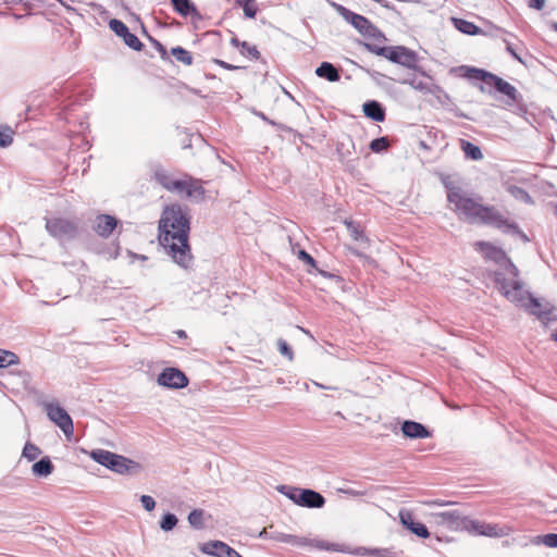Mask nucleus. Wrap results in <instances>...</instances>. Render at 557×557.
Returning <instances> with one entry per match:
<instances>
[{"instance_id":"nucleus-1","label":"nucleus","mask_w":557,"mask_h":557,"mask_svg":"<svg viewBox=\"0 0 557 557\" xmlns=\"http://www.w3.org/2000/svg\"><path fill=\"white\" fill-rule=\"evenodd\" d=\"M160 243L182 268L187 269L193 261L189 236V216L181 205L166 207L159 222Z\"/></svg>"},{"instance_id":"nucleus-2","label":"nucleus","mask_w":557,"mask_h":557,"mask_svg":"<svg viewBox=\"0 0 557 557\" xmlns=\"http://www.w3.org/2000/svg\"><path fill=\"white\" fill-rule=\"evenodd\" d=\"M447 200L455 206V212L470 223H484L504 230L517 228L513 223L504 219L495 208L476 202L468 197L460 187H448Z\"/></svg>"},{"instance_id":"nucleus-3","label":"nucleus","mask_w":557,"mask_h":557,"mask_svg":"<svg viewBox=\"0 0 557 557\" xmlns=\"http://www.w3.org/2000/svg\"><path fill=\"white\" fill-rule=\"evenodd\" d=\"M458 71L460 72L461 76L470 81H480L493 86L496 91L507 97V100L505 101L507 107L519 103L522 99L521 94L515 86L491 72L467 65L459 66Z\"/></svg>"},{"instance_id":"nucleus-4","label":"nucleus","mask_w":557,"mask_h":557,"mask_svg":"<svg viewBox=\"0 0 557 557\" xmlns=\"http://www.w3.org/2000/svg\"><path fill=\"white\" fill-rule=\"evenodd\" d=\"M377 52L381 57H384L394 63L400 64L408 69L417 67V53L406 47H384V49H380Z\"/></svg>"},{"instance_id":"nucleus-5","label":"nucleus","mask_w":557,"mask_h":557,"mask_svg":"<svg viewBox=\"0 0 557 557\" xmlns=\"http://www.w3.org/2000/svg\"><path fill=\"white\" fill-rule=\"evenodd\" d=\"M432 518L437 525L444 527L450 531L470 529L471 520L461 515L458 510H449L432 513Z\"/></svg>"},{"instance_id":"nucleus-6","label":"nucleus","mask_w":557,"mask_h":557,"mask_svg":"<svg viewBox=\"0 0 557 557\" xmlns=\"http://www.w3.org/2000/svg\"><path fill=\"white\" fill-rule=\"evenodd\" d=\"M46 228L51 236L59 240L72 239L77 234L76 223L62 218L47 219Z\"/></svg>"},{"instance_id":"nucleus-7","label":"nucleus","mask_w":557,"mask_h":557,"mask_svg":"<svg viewBox=\"0 0 557 557\" xmlns=\"http://www.w3.org/2000/svg\"><path fill=\"white\" fill-rule=\"evenodd\" d=\"M48 418L55 423L62 432L69 437L74 432L73 421L70 414L59 404L45 403Z\"/></svg>"},{"instance_id":"nucleus-8","label":"nucleus","mask_w":557,"mask_h":557,"mask_svg":"<svg viewBox=\"0 0 557 557\" xmlns=\"http://www.w3.org/2000/svg\"><path fill=\"white\" fill-rule=\"evenodd\" d=\"M336 12L348 23H350L360 34L364 36H372L375 27L371 24V22L360 15L357 14L342 4L333 3Z\"/></svg>"},{"instance_id":"nucleus-9","label":"nucleus","mask_w":557,"mask_h":557,"mask_svg":"<svg viewBox=\"0 0 557 557\" xmlns=\"http://www.w3.org/2000/svg\"><path fill=\"white\" fill-rule=\"evenodd\" d=\"M474 246L478 251L482 252V255L485 259L493 260L496 263L508 262L509 263L508 268H509L510 274L513 277L518 276L517 267L515 264H512L507 259V256L503 249H500L490 243H485V242H478V243H475Z\"/></svg>"},{"instance_id":"nucleus-10","label":"nucleus","mask_w":557,"mask_h":557,"mask_svg":"<svg viewBox=\"0 0 557 557\" xmlns=\"http://www.w3.org/2000/svg\"><path fill=\"white\" fill-rule=\"evenodd\" d=\"M160 386L180 389L188 385V379L185 373L177 368H165L157 377Z\"/></svg>"},{"instance_id":"nucleus-11","label":"nucleus","mask_w":557,"mask_h":557,"mask_svg":"<svg viewBox=\"0 0 557 557\" xmlns=\"http://www.w3.org/2000/svg\"><path fill=\"white\" fill-rule=\"evenodd\" d=\"M497 282L500 284V289L503 290L507 299H509L512 302H517L521 307L522 304H525L529 293L522 288L520 282L513 280L499 281V278H497Z\"/></svg>"},{"instance_id":"nucleus-12","label":"nucleus","mask_w":557,"mask_h":557,"mask_svg":"<svg viewBox=\"0 0 557 557\" xmlns=\"http://www.w3.org/2000/svg\"><path fill=\"white\" fill-rule=\"evenodd\" d=\"M201 550L215 557H243L234 548L221 541H210L202 546Z\"/></svg>"},{"instance_id":"nucleus-13","label":"nucleus","mask_w":557,"mask_h":557,"mask_svg":"<svg viewBox=\"0 0 557 557\" xmlns=\"http://www.w3.org/2000/svg\"><path fill=\"white\" fill-rule=\"evenodd\" d=\"M156 181L166 190L183 194V180H176L171 173L164 169H157L154 171Z\"/></svg>"},{"instance_id":"nucleus-14","label":"nucleus","mask_w":557,"mask_h":557,"mask_svg":"<svg viewBox=\"0 0 557 557\" xmlns=\"http://www.w3.org/2000/svg\"><path fill=\"white\" fill-rule=\"evenodd\" d=\"M298 500L299 506L307 508H322L325 504V498L320 493L310 488H301Z\"/></svg>"},{"instance_id":"nucleus-15","label":"nucleus","mask_w":557,"mask_h":557,"mask_svg":"<svg viewBox=\"0 0 557 557\" xmlns=\"http://www.w3.org/2000/svg\"><path fill=\"white\" fill-rule=\"evenodd\" d=\"M116 225L117 220L114 216L109 214H99L95 220L94 228L99 236L107 238L112 234Z\"/></svg>"},{"instance_id":"nucleus-16","label":"nucleus","mask_w":557,"mask_h":557,"mask_svg":"<svg viewBox=\"0 0 557 557\" xmlns=\"http://www.w3.org/2000/svg\"><path fill=\"white\" fill-rule=\"evenodd\" d=\"M470 529H472L480 535H485L490 537H502L504 535H507V531L505 530V528L499 527L498 524L484 523L471 520Z\"/></svg>"},{"instance_id":"nucleus-17","label":"nucleus","mask_w":557,"mask_h":557,"mask_svg":"<svg viewBox=\"0 0 557 557\" xmlns=\"http://www.w3.org/2000/svg\"><path fill=\"white\" fill-rule=\"evenodd\" d=\"M401 432L409 438H426L431 432L422 424L412 420H405L401 424Z\"/></svg>"},{"instance_id":"nucleus-18","label":"nucleus","mask_w":557,"mask_h":557,"mask_svg":"<svg viewBox=\"0 0 557 557\" xmlns=\"http://www.w3.org/2000/svg\"><path fill=\"white\" fill-rule=\"evenodd\" d=\"M400 521L404 527H406L408 530H410L413 534L421 539H426L430 535V532L428 528L421 523L414 521L412 515L408 511H400L399 512Z\"/></svg>"},{"instance_id":"nucleus-19","label":"nucleus","mask_w":557,"mask_h":557,"mask_svg":"<svg viewBox=\"0 0 557 557\" xmlns=\"http://www.w3.org/2000/svg\"><path fill=\"white\" fill-rule=\"evenodd\" d=\"M296 540L297 542H294L293 545L295 546H313L318 549H323V550H332V552H342V553H345L346 549L339 545V544H335V543H329L326 541H323V540H310V539H307V537H299V536H296Z\"/></svg>"},{"instance_id":"nucleus-20","label":"nucleus","mask_w":557,"mask_h":557,"mask_svg":"<svg viewBox=\"0 0 557 557\" xmlns=\"http://www.w3.org/2000/svg\"><path fill=\"white\" fill-rule=\"evenodd\" d=\"M141 470L138 462L131 460L122 455H119L117 460L111 471L117 474H136Z\"/></svg>"},{"instance_id":"nucleus-21","label":"nucleus","mask_w":557,"mask_h":557,"mask_svg":"<svg viewBox=\"0 0 557 557\" xmlns=\"http://www.w3.org/2000/svg\"><path fill=\"white\" fill-rule=\"evenodd\" d=\"M90 458L97 463L112 470L119 455L106 449H94L89 454Z\"/></svg>"},{"instance_id":"nucleus-22","label":"nucleus","mask_w":557,"mask_h":557,"mask_svg":"<svg viewBox=\"0 0 557 557\" xmlns=\"http://www.w3.org/2000/svg\"><path fill=\"white\" fill-rule=\"evenodd\" d=\"M363 113L367 117L375 122H382L385 119V111L383 107L375 100L367 101L363 104Z\"/></svg>"},{"instance_id":"nucleus-23","label":"nucleus","mask_w":557,"mask_h":557,"mask_svg":"<svg viewBox=\"0 0 557 557\" xmlns=\"http://www.w3.org/2000/svg\"><path fill=\"white\" fill-rule=\"evenodd\" d=\"M183 193H185L188 198H194L196 200L203 199L205 189L197 180H183Z\"/></svg>"},{"instance_id":"nucleus-24","label":"nucleus","mask_w":557,"mask_h":557,"mask_svg":"<svg viewBox=\"0 0 557 557\" xmlns=\"http://www.w3.org/2000/svg\"><path fill=\"white\" fill-rule=\"evenodd\" d=\"M317 76L325 78L329 82H337L341 78L338 70L330 62H322L315 69Z\"/></svg>"},{"instance_id":"nucleus-25","label":"nucleus","mask_w":557,"mask_h":557,"mask_svg":"<svg viewBox=\"0 0 557 557\" xmlns=\"http://www.w3.org/2000/svg\"><path fill=\"white\" fill-rule=\"evenodd\" d=\"M53 465L49 457H44L32 467V471L35 475L40 478H47L53 471Z\"/></svg>"},{"instance_id":"nucleus-26","label":"nucleus","mask_w":557,"mask_h":557,"mask_svg":"<svg viewBox=\"0 0 557 557\" xmlns=\"http://www.w3.org/2000/svg\"><path fill=\"white\" fill-rule=\"evenodd\" d=\"M522 307L527 308L531 314H534L540 319H543L547 314L542 310L540 301L531 294H528L527 301L525 304H522Z\"/></svg>"},{"instance_id":"nucleus-27","label":"nucleus","mask_w":557,"mask_h":557,"mask_svg":"<svg viewBox=\"0 0 557 557\" xmlns=\"http://www.w3.org/2000/svg\"><path fill=\"white\" fill-rule=\"evenodd\" d=\"M461 149H462L463 153L466 154V157L471 160L478 161L483 158V153H482L480 147H478L476 145H474L470 141L461 140Z\"/></svg>"},{"instance_id":"nucleus-28","label":"nucleus","mask_w":557,"mask_h":557,"mask_svg":"<svg viewBox=\"0 0 557 557\" xmlns=\"http://www.w3.org/2000/svg\"><path fill=\"white\" fill-rule=\"evenodd\" d=\"M174 10L182 16H187L196 11L194 4L189 0H171Z\"/></svg>"},{"instance_id":"nucleus-29","label":"nucleus","mask_w":557,"mask_h":557,"mask_svg":"<svg viewBox=\"0 0 557 557\" xmlns=\"http://www.w3.org/2000/svg\"><path fill=\"white\" fill-rule=\"evenodd\" d=\"M455 26L458 30L467 35H476L480 32V28L474 25L472 22L462 20V18H454Z\"/></svg>"},{"instance_id":"nucleus-30","label":"nucleus","mask_w":557,"mask_h":557,"mask_svg":"<svg viewBox=\"0 0 557 557\" xmlns=\"http://www.w3.org/2000/svg\"><path fill=\"white\" fill-rule=\"evenodd\" d=\"M171 54L181 63L191 65L194 58L189 51L182 47H174L171 49Z\"/></svg>"},{"instance_id":"nucleus-31","label":"nucleus","mask_w":557,"mask_h":557,"mask_svg":"<svg viewBox=\"0 0 557 557\" xmlns=\"http://www.w3.org/2000/svg\"><path fill=\"white\" fill-rule=\"evenodd\" d=\"M20 362L18 357L9 350L0 349V368H7Z\"/></svg>"},{"instance_id":"nucleus-32","label":"nucleus","mask_w":557,"mask_h":557,"mask_svg":"<svg viewBox=\"0 0 557 557\" xmlns=\"http://www.w3.org/2000/svg\"><path fill=\"white\" fill-rule=\"evenodd\" d=\"M187 519L193 528L198 530L203 528V511L201 509L191 510Z\"/></svg>"},{"instance_id":"nucleus-33","label":"nucleus","mask_w":557,"mask_h":557,"mask_svg":"<svg viewBox=\"0 0 557 557\" xmlns=\"http://www.w3.org/2000/svg\"><path fill=\"white\" fill-rule=\"evenodd\" d=\"M357 554L370 557H391V552L387 548H364L360 547L357 549Z\"/></svg>"},{"instance_id":"nucleus-34","label":"nucleus","mask_w":557,"mask_h":557,"mask_svg":"<svg viewBox=\"0 0 557 557\" xmlns=\"http://www.w3.org/2000/svg\"><path fill=\"white\" fill-rule=\"evenodd\" d=\"M398 82L400 84L409 85L413 89L419 90L421 92H425V94L431 92V88L428 83L422 82V81H417L414 77L413 78H405V79H401Z\"/></svg>"},{"instance_id":"nucleus-35","label":"nucleus","mask_w":557,"mask_h":557,"mask_svg":"<svg viewBox=\"0 0 557 557\" xmlns=\"http://www.w3.org/2000/svg\"><path fill=\"white\" fill-rule=\"evenodd\" d=\"M178 522V519L174 513L168 512L165 513L161 521H160V528L164 532L172 531Z\"/></svg>"},{"instance_id":"nucleus-36","label":"nucleus","mask_w":557,"mask_h":557,"mask_svg":"<svg viewBox=\"0 0 557 557\" xmlns=\"http://www.w3.org/2000/svg\"><path fill=\"white\" fill-rule=\"evenodd\" d=\"M278 492L284 494L288 499L293 500L295 504L298 505L299 500V493H301V488L287 486V485H281L277 487Z\"/></svg>"},{"instance_id":"nucleus-37","label":"nucleus","mask_w":557,"mask_h":557,"mask_svg":"<svg viewBox=\"0 0 557 557\" xmlns=\"http://www.w3.org/2000/svg\"><path fill=\"white\" fill-rule=\"evenodd\" d=\"M13 131L9 126L0 125V147H9L13 141Z\"/></svg>"},{"instance_id":"nucleus-38","label":"nucleus","mask_w":557,"mask_h":557,"mask_svg":"<svg viewBox=\"0 0 557 557\" xmlns=\"http://www.w3.org/2000/svg\"><path fill=\"white\" fill-rule=\"evenodd\" d=\"M109 26L119 37L124 38L129 32L128 27L120 20L113 18L109 22Z\"/></svg>"},{"instance_id":"nucleus-39","label":"nucleus","mask_w":557,"mask_h":557,"mask_svg":"<svg viewBox=\"0 0 557 557\" xmlns=\"http://www.w3.org/2000/svg\"><path fill=\"white\" fill-rule=\"evenodd\" d=\"M535 544H544L548 547H557V534L548 533L545 535L536 536L533 541Z\"/></svg>"},{"instance_id":"nucleus-40","label":"nucleus","mask_w":557,"mask_h":557,"mask_svg":"<svg viewBox=\"0 0 557 557\" xmlns=\"http://www.w3.org/2000/svg\"><path fill=\"white\" fill-rule=\"evenodd\" d=\"M509 193L518 200H521L525 203H532V198L531 196L528 194V191H525L523 188L521 187H518V186H510L509 187Z\"/></svg>"},{"instance_id":"nucleus-41","label":"nucleus","mask_w":557,"mask_h":557,"mask_svg":"<svg viewBox=\"0 0 557 557\" xmlns=\"http://www.w3.org/2000/svg\"><path fill=\"white\" fill-rule=\"evenodd\" d=\"M41 454V450L32 443H26L23 449V457L28 459L29 461L35 460L39 455Z\"/></svg>"},{"instance_id":"nucleus-42","label":"nucleus","mask_w":557,"mask_h":557,"mask_svg":"<svg viewBox=\"0 0 557 557\" xmlns=\"http://www.w3.org/2000/svg\"><path fill=\"white\" fill-rule=\"evenodd\" d=\"M123 39H124L125 45H127L129 48H132L136 51H140L144 47V45L137 38V36L132 34L131 32H128Z\"/></svg>"},{"instance_id":"nucleus-43","label":"nucleus","mask_w":557,"mask_h":557,"mask_svg":"<svg viewBox=\"0 0 557 557\" xmlns=\"http://www.w3.org/2000/svg\"><path fill=\"white\" fill-rule=\"evenodd\" d=\"M389 143L386 137L375 138L370 143V149L374 152H382L387 149Z\"/></svg>"},{"instance_id":"nucleus-44","label":"nucleus","mask_w":557,"mask_h":557,"mask_svg":"<svg viewBox=\"0 0 557 557\" xmlns=\"http://www.w3.org/2000/svg\"><path fill=\"white\" fill-rule=\"evenodd\" d=\"M276 345L281 355L287 357L289 360H293L294 354L289 345L286 343V341H284L283 338H278Z\"/></svg>"},{"instance_id":"nucleus-45","label":"nucleus","mask_w":557,"mask_h":557,"mask_svg":"<svg viewBox=\"0 0 557 557\" xmlns=\"http://www.w3.org/2000/svg\"><path fill=\"white\" fill-rule=\"evenodd\" d=\"M242 53H247L249 57L253 59H258L260 57V52L258 51L256 46H250L247 41H243L240 44Z\"/></svg>"},{"instance_id":"nucleus-46","label":"nucleus","mask_w":557,"mask_h":557,"mask_svg":"<svg viewBox=\"0 0 557 557\" xmlns=\"http://www.w3.org/2000/svg\"><path fill=\"white\" fill-rule=\"evenodd\" d=\"M244 14L249 18H253L257 14V8L253 4V0H246L243 4Z\"/></svg>"},{"instance_id":"nucleus-47","label":"nucleus","mask_w":557,"mask_h":557,"mask_svg":"<svg viewBox=\"0 0 557 557\" xmlns=\"http://www.w3.org/2000/svg\"><path fill=\"white\" fill-rule=\"evenodd\" d=\"M140 503L147 511H152L156 507L154 499L149 495H141Z\"/></svg>"},{"instance_id":"nucleus-48","label":"nucleus","mask_w":557,"mask_h":557,"mask_svg":"<svg viewBox=\"0 0 557 557\" xmlns=\"http://www.w3.org/2000/svg\"><path fill=\"white\" fill-rule=\"evenodd\" d=\"M338 492L354 497L363 496L366 494L364 491L354 490L350 487H341L338 488Z\"/></svg>"},{"instance_id":"nucleus-49","label":"nucleus","mask_w":557,"mask_h":557,"mask_svg":"<svg viewBox=\"0 0 557 557\" xmlns=\"http://www.w3.org/2000/svg\"><path fill=\"white\" fill-rule=\"evenodd\" d=\"M275 540L283 542V543L292 544V545L294 544V542H297L296 535L284 534V533H280L277 536H275Z\"/></svg>"},{"instance_id":"nucleus-50","label":"nucleus","mask_w":557,"mask_h":557,"mask_svg":"<svg viewBox=\"0 0 557 557\" xmlns=\"http://www.w3.org/2000/svg\"><path fill=\"white\" fill-rule=\"evenodd\" d=\"M298 257H299V259L305 261L307 264H309L311 267H315L314 259L307 251L300 250L299 253H298Z\"/></svg>"},{"instance_id":"nucleus-51","label":"nucleus","mask_w":557,"mask_h":557,"mask_svg":"<svg viewBox=\"0 0 557 557\" xmlns=\"http://www.w3.org/2000/svg\"><path fill=\"white\" fill-rule=\"evenodd\" d=\"M503 41L506 44V50L519 62L522 63V59L519 57V54L515 51L512 46L508 42L506 38H503Z\"/></svg>"},{"instance_id":"nucleus-52","label":"nucleus","mask_w":557,"mask_h":557,"mask_svg":"<svg viewBox=\"0 0 557 557\" xmlns=\"http://www.w3.org/2000/svg\"><path fill=\"white\" fill-rule=\"evenodd\" d=\"M348 228L350 230V235L356 239L359 240L363 237L362 232H359L357 227L352 226L351 223L348 224Z\"/></svg>"},{"instance_id":"nucleus-53","label":"nucleus","mask_w":557,"mask_h":557,"mask_svg":"<svg viewBox=\"0 0 557 557\" xmlns=\"http://www.w3.org/2000/svg\"><path fill=\"white\" fill-rule=\"evenodd\" d=\"M530 8L542 10L545 5V0H529Z\"/></svg>"},{"instance_id":"nucleus-54","label":"nucleus","mask_w":557,"mask_h":557,"mask_svg":"<svg viewBox=\"0 0 557 557\" xmlns=\"http://www.w3.org/2000/svg\"><path fill=\"white\" fill-rule=\"evenodd\" d=\"M158 51L161 53L162 58L166 54V49L164 48L163 45H161L159 41L154 40L153 41Z\"/></svg>"},{"instance_id":"nucleus-55","label":"nucleus","mask_w":557,"mask_h":557,"mask_svg":"<svg viewBox=\"0 0 557 557\" xmlns=\"http://www.w3.org/2000/svg\"><path fill=\"white\" fill-rule=\"evenodd\" d=\"M366 47L371 51V52H374L375 54L380 55V53L377 51H380V49H384V47H376V46H373V45H370V44H366Z\"/></svg>"},{"instance_id":"nucleus-56","label":"nucleus","mask_w":557,"mask_h":557,"mask_svg":"<svg viewBox=\"0 0 557 557\" xmlns=\"http://www.w3.org/2000/svg\"><path fill=\"white\" fill-rule=\"evenodd\" d=\"M216 63L221 66H223L224 69H227V70H234L236 69V66H233L224 61H221V60H216Z\"/></svg>"},{"instance_id":"nucleus-57","label":"nucleus","mask_w":557,"mask_h":557,"mask_svg":"<svg viewBox=\"0 0 557 557\" xmlns=\"http://www.w3.org/2000/svg\"><path fill=\"white\" fill-rule=\"evenodd\" d=\"M314 385L319 388H322V389H336V387H332V386H325L321 383H318V382H314Z\"/></svg>"},{"instance_id":"nucleus-58","label":"nucleus","mask_w":557,"mask_h":557,"mask_svg":"<svg viewBox=\"0 0 557 557\" xmlns=\"http://www.w3.org/2000/svg\"><path fill=\"white\" fill-rule=\"evenodd\" d=\"M232 44H233L234 46H237V47H238V46H240V44H242V42H239V40H238L237 38H233V39H232Z\"/></svg>"},{"instance_id":"nucleus-59","label":"nucleus","mask_w":557,"mask_h":557,"mask_svg":"<svg viewBox=\"0 0 557 557\" xmlns=\"http://www.w3.org/2000/svg\"><path fill=\"white\" fill-rule=\"evenodd\" d=\"M177 335H178L180 337H186V333H185L184 331H178V332H177Z\"/></svg>"},{"instance_id":"nucleus-60","label":"nucleus","mask_w":557,"mask_h":557,"mask_svg":"<svg viewBox=\"0 0 557 557\" xmlns=\"http://www.w3.org/2000/svg\"><path fill=\"white\" fill-rule=\"evenodd\" d=\"M267 535V531L265 529H263L260 533H259V536L260 537H264Z\"/></svg>"},{"instance_id":"nucleus-61","label":"nucleus","mask_w":557,"mask_h":557,"mask_svg":"<svg viewBox=\"0 0 557 557\" xmlns=\"http://www.w3.org/2000/svg\"><path fill=\"white\" fill-rule=\"evenodd\" d=\"M552 339L557 342V331L552 334Z\"/></svg>"},{"instance_id":"nucleus-62","label":"nucleus","mask_w":557,"mask_h":557,"mask_svg":"<svg viewBox=\"0 0 557 557\" xmlns=\"http://www.w3.org/2000/svg\"><path fill=\"white\" fill-rule=\"evenodd\" d=\"M23 0H7V2H12V3H20L22 2Z\"/></svg>"},{"instance_id":"nucleus-63","label":"nucleus","mask_w":557,"mask_h":557,"mask_svg":"<svg viewBox=\"0 0 557 557\" xmlns=\"http://www.w3.org/2000/svg\"><path fill=\"white\" fill-rule=\"evenodd\" d=\"M552 27H553L555 30H557V22H554V23L552 24Z\"/></svg>"},{"instance_id":"nucleus-64","label":"nucleus","mask_w":557,"mask_h":557,"mask_svg":"<svg viewBox=\"0 0 557 557\" xmlns=\"http://www.w3.org/2000/svg\"><path fill=\"white\" fill-rule=\"evenodd\" d=\"M480 90H481L482 92H484V91H485V88H484V86H483V85H481V86H480Z\"/></svg>"}]
</instances>
